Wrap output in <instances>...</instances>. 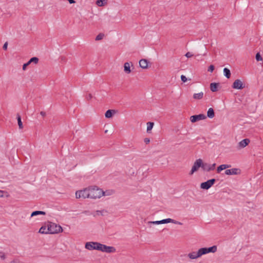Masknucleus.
Wrapping results in <instances>:
<instances>
[{
    "mask_svg": "<svg viewBox=\"0 0 263 263\" xmlns=\"http://www.w3.org/2000/svg\"><path fill=\"white\" fill-rule=\"evenodd\" d=\"M89 198L91 199L99 198L104 195L103 191L96 186L89 187Z\"/></svg>",
    "mask_w": 263,
    "mask_h": 263,
    "instance_id": "1",
    "label": "nucleus"
},
{
    "mask_svg": "<svg viewBox=\"0 0 263 263\" xmlns=\"http://www.w3.org/2000/svg\"><path fill=\"white\" fill-rule=\"evenodd\" d=\"M63 231V229L59 224L49 222L47 225V232L49 234H57Z\"/></svg>",
    "mask_w": 263,
    "mask_h": 263,
    "instance_id": "2",
    "label": "nucleus"
},
{
    "mask_svg": "<svg viewBox=\"0 0 263 263\" xmlns=\"http://www.w3.org/2000/svg\"><path fill=\"white\" fill-rule=\"evenodd\" d=\"M101 243L98 242H88L85 243V248L89 250H100Z\"/></svg>",
    "mask_w": 263,
    "mask_h": 263,
    "instance_id": "3",
    "label": "nucleus"
},
{
    "mask_svg": "<svg viewBox=\"0 0 263 263\" xmlns=\"http://www.w3.org/2000/svg\"><path fill=\"white\" fill-rule=\"evenodd\" d=\"M216 182L215 179H211L200 184V187L202 189L208 190Z\"/></svg>",
    "mask_w": 263,
    "mask_h": 263,
    "instance_id": "4",
    "label": "nucleus"
},
{
    "mask_svg": "<svg viewBox=\"0 0 263 263\" xmlns=\"http://www.w3.org/2000/svg\"><path fill=\"white\" fill-rule=\"evenodd\" d=\"M201 164H202V159H198L195 161L194 162L192 170L190 171L189 174L190 175H192L193 174V173L198 170L199 167H201Z\"/></svg>",
    "mask_w": 263,
    "mask_h": 263,
    "instance_id": "5",
    "label": "nucleus"
},
{
    "mask_svg": "<svg viewBox=\"0 0 263 263\" xmlns=\"http://www.w3.org/2000/svg\"><path fill=\"white\" fill-rule=\"evenodd\" d=\"M100 251H101L103 252L110 253L115 252L116 251V249L114 247L107 246L106 245L101 243Z\"/></svg>",
    "mask_w": 263,
    "mask_h": 263,
    "instance_id": "6",
    "label": "nucleus"
},
{
    "mask_svg": "<svg viewBox=\"0 0 263 263\" xmlns=\"http://www.w3.org/2000/svg\"><path fill=\"white\" fill-rule=\"evenodd\" d=\"M216 163L212 164H208L207 163H203L202 161L201 168L204 171L210 172L215 169Z\"/></svg>",
    "mask_w": 263,
    "mask_h": 263,
    "instance_id": "7",
    "label": "nucleus"
},
{
    "mask_svg": "<svg viewBox=\"0 0 263 263\" xmlns=\"http://www.w3.org/2000/svg\"><path fill=\"white\" fill-rule=\"evenodd\" d=\"M232 88L236 89H242L245 87V84L239 79L236 80L233 83Z\"/></svg>",
    "mask_w": 263,
    "mask_h": 263,
    "instance_id": "8",
    "label": "nucleus"
},
{
    "mask_svg": "<svg viewBox=\"0 0 263 263\" xmlns=\"http://www.w3.org/2000/svg\"><path fill=\"white\" fill-rule=\"evenodd\" d=\"M206 118V116L204 114H200L199 115H195L192 116L190 117L191 121L192 123H195L199 120H204Z\"/></svg>",
    "mask_w": 263,
    "mask_h": 263,
    "instance_id": "9",
    "label": "nucleus"
},
{
    "mask_svg": "<svg viewBox=\"0 0 263 263\" xmlns=\"http://www.w3.org/2000/svg\"><path fill=\"white\" fill-rule=\"evenodd\" d=\"M39 59L37 57L31 58L27 63H25L23 65V70H25L27 69L28 66L31 64L32 63L34 64H37L39 62Z\"/></svg>",
    "mask_w": 263,
    "mask_h": 263,
    "instance_id": "10",
    "label": "nucleus"
},
{
    "mask_svg": "<svg viewBox=\"0 0 263 263\" xmlns=\"http://www.w3.org/2000/svg\"><path fill=\"white\" fill-rule=\"evenodd\" d=\"M250 141L249 139H245L240 141L237 145V148L238 149H240L241 148H243L245 147L246 146H247L249 143H250Z\"/></svg>",
    "mask_w": 263,
    "mask_h": 263,
    "instance_id": "11",
    "label": "nucleus"
},
{
    "mask_svg": "<svg viewBox=\"0 0 263 263\" xmlns=\"http://www.w3.org/2000/svg\"><path fill=\"white\" fill-rule=\"evenodd\" d=\"M240 170L239 168H233L230 170H226L225 174L227 175H238L240 174Z\"/></svg>",
    "mask_w": 263,
    "mask_h": 263,
    "instance_id": "12",
    "label": "nucleus"
},
{
    "mask_svg": "<svg viewBox=\"0 0 263 263\" xmlns=\"http://www.w3.org/2000/svg\"><path fill=\"white\" fill-rule=\"evenodd\" d=\"M170 222L175 223V224H182V223H181L180 222L176 221L171 218L164 219L160 220V224H164V223H170Z\"/></svg>",
    "mask_w": 263,
    "mask_h": 263,
    "instance_id": "13",
    "label": "nucleus"
},
{
    "mask_svg": "<svg viewBox=\"0 0 263 263\" xmlns=\"http://www.w3.org/2000/svg\"><path fill=\"white\" fill-rule=\"evenodd\" d=\"M149 62L146 59H141L139 61L140 67L143 69H146L148 68V64Z\"/></svg>",
    "mask_w": 263,
    "mask_h": 263,
    "instance_id": "14",
    "label": "nucleus"
},
{
    "mask_svg": "<svg viewBox=\"0 0 263 263\" xmlns=\"http://www.w3.org/2000/svg\"><path fill=\"white\" fill-rule=\"evenodd\" d=\"M89 189H85L83 190H81L80 193L81 194L82 198L85 199L86 198H89Z\"/></svg>",
    "mask_w": 263,
    "mask_h": 263,
    "instance_id": "15",
    "label": "nucleus"
},
{
    "mask_svg": "<svg viewBox=\"0 0 263 263\" xmlns=\"http://www.w3.org/2000/svg\"><path fill=\"white\" fill-rule=\"evenodd\" d=\"M116 113V110L114 109H108L107 110L105 114V116L106 118H110L113 115Z\"/></svg>",
    "mask_w": 263,
    "mask_h": 263,
    "instance_id": "16",
    "label": "nucleus"
},
{
    "mask_svg": "<svg viewBox=\"0 0 263 263\" xmlns=\"http://www.w3.org/2000/svg\"><path fill=\"white\" fill-rule=\"evenodd\" d=\"M219 86V83H211L210 84V89L212 92H216L218 91V87Z\"/></svg>",
    "mask_w": 263,
    "mask_h": 263,
    "instance_id": "17",
    "label": "nucleus"
},
{
    "mask_svg": "<svg viewBox=\"0 0 263 263\" xmlns=\"http://www.w3.org/2000/svg\"><path fill=\"white\" fill-rule=\"evenodd\" d=\"M231 167V165L228 164H221L217 167V172L219 173L221 171L226 168H229Z\"/></svg>",
    "mask_w": 263,
    "mask_h": 263,
    "instance_id": "18",
    "label": "nucleus"
},
{
    "mask_svg": "<svg viewBox=\"0 0 263 263\" xmlns=\"http://www.w3.org/2000/svg\"><path fill=\"white\" fill-rule=\"evenodd\" d=\"M124 71L126 73H130L131 72L130 64L126 62L124 64Z\"/></svg>",
    "mask_w": 263,
    "mask_h": 263,
    "instance_id": "19",
    "label": "nucleus"
},
{
    "mask_svg": "<svg viewBox=\"0 0 263 263\" xmlns=\"http://www.w3.org/2000/svg\"><path fill=\"white\" fill-rule=\"evenodd\" d=\"M205 249L206 250V253L207 254L209 253H215L217 251V246H213L212 247L206 248Z\"/></svg>",
    "mask_w": 263,
    "mask_h": 263,
    "instance_id": "20",
    "label": "nucleus"
},
{
    "mask_svg": "<svg viewBox=\"0 0 263 263\" xmlns=\"http://www.w3.org/2000/svg\"><path fill=\"white\" fill-rule=\"evenodd\" d=\"M187 256L192 259H196L199 257L198 252H192L189 253Z\"/></svg>",
    "mask_w": 263,
    "mask_h": 263,
    "instance_id": "21",
    "label": "nucleus"
},
{
    "mask_svg": "<svg viewBox=\"0 0 263 263\" xmlns=\"http://www.w3.org/2000/svg\"><path fill=\"white\" fill-rule=\"evenodd\" d=\"M215 116V112L212 108H210L207 111V116L209 118H213Z\"/></svg>",
    "mask_w": 263,
    "mask_h": 263,
    "instance_id": "22",
    "label": "nucleus"
},
{
    "mask_svg": "<svg viewBox=\"0 0 263 263\" xmlns=\"http://www.w3.org/2000/svg\"><path fill=\"white\" fill-rule=\"evenodd\" d=\"M39 215H45L46 213H45V212L42 211H33V212H32V213L31 214V217L35 216H37Z\"/></svg>",
    "mask_w": 263,
    "mask_h": 263,
    "instance_id": "23",
    "label": "nucleus"
},
{
    "mask_svg": "<svg viewBox=\"0 0 263 263\" xmlns=\"http://www.w3.org/2000/svg\"><path fill=\"white\" fill-rule=\"evenodd\" d=\"M223 73L224 76L227 78L229 79L231 77V71L229 69L227 68H224L223 69Z\"/></svg>",
    "mask_w": 263,
    "mask_h": 263,
    "instance_id": "24",
    "label": "nucleus"
},
{
    "mask_svg": "<svg viewBox=\"0 0 263 263\" xmlns=\"http://www.w3.org/2000/svg\"><path fill=\"white\" fill-rule=\"evenodd\" d=\"M197 252H198V255H199V257H201L203 255H205V254H207L206 250L205 249V247L201 248L199 249Z\"/></svg>",
    "mask_w": 263,
    "mask_h": 263,
    "instance_id": "25",
    "label": "nucleus"
},
{
    "mask_svg": "<svg viewBox=\"0 0 263 263\" xmlns=\"http://www.w3.org/2000/svg\"><path fill=\"white\" fill-rule=\"evenodd\" d=\"M203 97V93L202 92L194 93L193 95V98L196 100L201 99Z\"/></svg>",
    "mask_w": 263,
    "mask_h": 263,
    "instance_id": "26",
    "label": "nucleus"
},
{
    "mask_svg": "<svg viewBox=\"0 0 263 263\" xmlns=\"http://www.w3.org/2000/svg\"><path fill=\"white\" fill-rule=\"evenodd\" d=\"M154 125V123L152 122H148L147 123V132L150 133Z\"/></svg>",
    "mask_w": 263,
    "mask_h": 263,
    "instance_id": "27",
    "label": "nucleus"
},
{
    "mask_svg": "<svg viewBox=\"0 0 263 263\" xmlns=\"http://www.w3.org/2000/svg\"><path fill=\"white\" fill-rule=\"evenodd\" d=\"M16 118H17V122H18V125L19 128L20 129H22L23 128V123H22V120H21V116L19 114H17Z\"/></svg>",
    "mask_w": 263,
    "mask_h": 263,
    "instance_id": "28",
    "label": "nucleus"
},
{
    "mask_svg": "<svg viewBox=\"0 0 263 263\" xmlns=\"http://www.w3.org/2000/svg\"><path fill=\"white\" fill-rule=\"evenodd\" d=\"M107 3V0H97L96 4L99 6H104Z\"/></svg>",
    "mask_w": 263,
    "mask_h": 263,
    "instance_id": "29",
    "label": "nucleus"
},
{
    "mask_svg": "<svg viewBox=\"0 0 263 263\" xmlns=\"http://www.w3.org/2000/svg\"><path fill=\"white\" fill-rule=\"evenodd\" d=\"M39 233L41 234H49L46 226H42L39 230Z\"/></svg>",
    "mask_w": 263,
    "mask_h": 263,
    "instance_id": "30",
    "label": "nucleus"
},
{
    "mask_svg": "<svg viewBox=\"0 0 263 263\" xmlns=\"http://www.w3.org/2000/svg\"><path fill=\"white\" fill-rule=\"evenodd\" d=\"M104 36V34L102 33H99L96 37V41H99V40H102L103 37Z\"/></svg>",
    "mask_w": 263,
    "mask_h": 263,
    "instance_id": "31",
    "label": "nucleus"
},
{
    "mask_svg": "<svg viewBox=\"0 0 263 263\" xmlns=\"http://www.w3.org/2000/svg\"><path fill=\"white\" fill-rule=\"evenodd\" d=\"M255 59L257 61H260L262 60V57L259 52L256 53L255 55Z\"/></svg>",
    "mask_w": 263,
    "mask_h": 263,
    "instance_id": "32",
    "label": "nucleus"
},
{
    "mask_svg": "<svg viewBox=\"0 0 263 263\" xmlns=\"http://www.w3.org/2000/svg\"><path fill=\"white\" fill-rule=\"evenodd\" d=\"M214 69H215L214 66L213 65H211L209 67L208 70V71L212 72L214 71Z\"/></svg>",
    "mask_w": 263,
    "mask_h": 263,
    "instance_id": "33",
    "label": "nucleus"
},
{
    "mask_svg": "<svg viewBox=\"0 0 263 263\" xmlns=\"http://www.w3.org/2000/svg\"><path fill=\"white\" fill-rule=\"evenodd\" d=\"M82 213L84 214H86V215H92V213L90 211H88V210L83 211L82 212Z\"/></svg>",
    "mask_w": 263,
    "mask_h": 263,
    "instance_id": "34",
    "label": "nucleus"
},
{
    "mask_svg": "<svg viewBox=\"0 0 263 263\" xmlns=\"http://www.w3.org/2000/svg\"><path fill=\"white\" fill-rule=\"evenodd\" d=\"M80 193V191H78L76 192V197L77 198H82L81 194Z\"/></svg>",
    "mask_w": 263,
    "mask_h": 263,
    "instance_id": "35",
    "label": "nucleus"
},
{
    "mask_svg": "<svg viewBox=\"0 0 263 263\" xmlns=\"http://www.w3.org/2000/svg\"><path fill=\"white\" fill-rule=\"evenodd\" d=\"M160 220L159 221H149L148 223H152L154 224H160Z\"/></svg>",
    "mask_w": 263,
    "mask_h": 263,
    "instance_id": "36",
    "label": "nucleus"
},
{
    "mask_svg": "<svg viewBox=\"0 0 263 263\" xmlns=\"http://www.w3.org/2000/svg\"><path fill=\"white\" fill-rule=\"evenodd\" d=\"M181 80L183 82H186L187 81V78L184 75L181 76Z\"/></svg>",
    "mask_w": 263,
    "mask_h": 263,
    "instance_id": "37",
    "label": "nucleus"
},
{
    "mask_svg": "<svg viewBox=\"0 0 263 263\" xmlns=\"http://www.w3.org/2000/svg\"><path fill=\"white\" fill-rule=\"evenodd\" d=\"M0 257L2 259L4 260L6 258V256L5 253L3 252H0Z\"/></svg>",
    "mask_w": 263,
    "mask_h": 263,
    "instance_id": "38",
    "label": "nucleus"
},
{
    "mask_svg": "<svg viewBox=\"0 0 263 263\" xmlns=\"http://www.w3.org/2000/svg\"><path fill=\"white\" fill-rule=\"evenodd\" d=\"M92 98V96L91 93H89L88 95H86V98L87 100H90V99H91Z\"/></svg>",
    "mask_w": 263,
    "mask_h": 263,
    "instance_id": "39",
    "label": "nucleus"
},
{
    "mask_svg": "<svg viewBox=\"0 0 263 263\" xmlns=\"http://www.w3.org/2000/svg\"><path fill=\"white\" fill-rule=\"evenodd\" d=\"M185 57H186L187 58H191L193 56V54H192L190 52H187L186 54H185Z\"/></svg>",
    "mask_w": 263,
    "mask_h": 263,
    "instance_id": "40",
    "label": "nucleus"
},
{
    "mask_svg": "<svg viewBox=\"0 0 263 263\" xmlns=\"http://www.w3.org/2000/svg\"><path fill=\"white\" fill-rule=\"evenodd\" d=\"M144 142L147 144L150 142V139L148 138H145L144 139Z\"/></svg>",
    "mask_w": 263,
    "mask_h": 263,
    "instance_id": "41",
    "label": "nucleus"
},
{
    "mask_svg": "<svg viewBox=\"0 0 263 263\" xmlns=\"http://www.w3.org/2000/svg\"><path fill=\"white\" fill-rule=\"evenodd\" d=\"M104 210H102V211H99V210H97L96 211V213H97V215H103V212H104Z\"/></svg>",
    "mask_w": 263,
    "mask_h": 263,
    "instance_id": "42",
    "label": "nucleus"
},
{
    "mask_svg": "<svg viewBox=\"0 0 263 263\" xmlns=\"http://www.w3.org/2000/svg\"><path fill=\"white\" fill-rule=\"evenodd\" d=\"M8 47V43L6 42L3 45V48L4 50H6L7 49Z\"/></svg>",
    "mask_w": 263,
    "mask_h": 263,
    "instance_id": "43",
    "label": "nucleus"
},
{
    "mask_svg": "<svg viewBox=\"0 0 263 263\" xmlns=\"http://www.w3.org/2000/svg\"><path fill=\"white\" fill-rule=\"evenodd\" d=\"M40 114H41L43 117H44V116H45V115H46V112H44V111H41V112H40Z\"/></svg>",
    "mask_w": 263,
    "mask_h": 263,
    "instance_id": "44",
    "label": "nucleus"
},
{
    "mask_svg": "<svg viewBox=\"0 0 263 263\" xmlns=\"http://www.w3.org/2000/svg\"><path fill=\"white\" fill-rule=\"evenodd\" d=\"M4 191L0 190V197H3Z\"/></svg>",
    "mask_w": 263,
    "mask_h": 263,
    "instance_id": "45",
    "label": "nucleus"
},
{
    "mask_svg": "<svg viewBox=\"0 0 263 263\" xmlns=\"http://www.w3.org/2000/svg\"><path fill=\"white\" fill-rule=\"evenodd\" d=\"M61 59V60L64 62L66 60V58L64 57H62Z\"/></svg>",
    "mask_w": 263,
    "mask_h": 263,
    "instance_id": "46",
    "label": "nucleus"
},
{
    "mask_svg": "<svg viewBox=\"0 0 263 263\" xmlns=\"http://www.w3.org/2000/svg\"><path fill=\"white\" fill-rule=\"evenodd\" d=\"M17 260H13V261H11V263H17Z\"/></svg>",
    "mask_w": 263,
    "mask_h": 263,
    "instance_id": "47",
    "label": "nucleus"
}]
</instances>
